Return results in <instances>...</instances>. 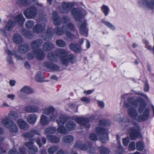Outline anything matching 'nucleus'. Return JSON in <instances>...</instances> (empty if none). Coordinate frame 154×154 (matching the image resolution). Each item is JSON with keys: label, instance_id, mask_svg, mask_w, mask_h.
Segmentation results:
<instances>
[{"label": "nucleus", "instance_id": "nucleus-1", "mask_svg": "<svg viewBox=\"0 0 154 154\" xmlns=\"http://www.w3.org/2000/svg\"><path fill=\"white\" fill-rule=\"evenodd\" d=\"M71 30L75 31V26L72 23H69L66 25H63L61 27L57 26L54 29L48 28L46 32L42 35V37L44 40L47 41L52 38L54 33L57 35L60 36L65 33L68 38L72 40L76 38V36L69 31Z\"/></svg>", "mask_w": 154, "mask_h": 154}, {"label": "nucleus", "instance_id": "nucleus-2", "mask_svg": "<svg viewBox=\"0 0 154 154\" xmlns=\"http://www.w3.org/2000/svg\"><path fill=\"white\" fill-rule=\"evenodd\" d=\"M146 104L144 100H141L140 102L138 111L140 114L139 115L137 110V107L129 108L128 113L129 116L132 119L140 122H143L148 120L149 118V110L146 108Z\"/></svg>", "mask_w": 154, "mask_h": 154}, {"label": "nucleus", "instance_id": "nucleus-3", "mask_svg": "<svg viewBox=\"0 0 154 154\" xmlns=\"http://www.w3.org/2000/svg\"><path fill=\"white\" fill-rule=\"evenodd\" d=\"M60 58V63L63 66H66L68 65L69 61L72 63L75 62L76 58L73 54H69L68 57L67 51L63 49H59L57 51Z\"/></svg>", "mask_w": 154, "mask_h": 154}, {"label": "nucleus", "instance_id": "nucleus-4", "mask_svg": "<svg viewBox=\"0 0 154 154\" xmlns=\"http://www.w3.org/2000/svg\"><path fill=\"white\" fill-rule=\"evenodd\" d=\"M73 119L75 120L77 123L82 126L85 128L87 129L90 127L89 122L94 119V118L93 116H90L89 119L74 116L73 117Z\"/></svg>", "mask_w": 154, "mask_h": 154}, {"label": "nucleus", "instance_id": "nucleus-5", "mask_svg": "<svg viewBox=\"0 0 154 154\" xmlns=\"http://www.w3.org/2000/svg\"><path fill=\"white\" fill-rule=\"evenodd\" d=\"M34 54L38 60L43 59L45 57V54L43 51L39 48L34 50L32 52L28 53L26 55V58L28 60L32 59L34 58Z\"/></svg>", "mask_w": 154, "mask_h": 154}, {"label": "nucleus", "instance_id": "nucleus-6", "mask_svg": "<svg viewBox=\"0 0 154 154\" xmlns=\"http://www.w3.org/2000/svg\"><path fill=\"white\" fill-rule=\"evenodd\" d=\"M43 113L45 115L49 116L50 120L52 121H54L58 116L57 111L53 107L51 106L44 109Z\"/></svg>", "mask_w": 154, "mask_h": 154}, {"label": "nucleus", "instance_id": "nucleus-7", "mask_svg": "<svg viewBox=\"0 0 154 154\" xmlns=\"http://www.w3.org/2000/svg\"><path fill=\"white\" fill-rule=\"evenodd\" d=\"M140 128L137 124L134 123L133 126L128 129L130 136L132 140H135L137 137L140 136Z\"/></svg>", "mask_w": 154, "mask_h": 154}, {"label": "nucleus", "instance_id": "nucleus-8", "mask_svg": "<svg viewBox=\"0 0 154 154\" xmlns=\"http://www.w3.org/2000/svg\"><path fill=\"white\" fill-rule=\"evenodd\" d=\"M23 14L28 19H33L37 16V9L34 6H31L23 11Z\"/></svg>", "mask_w": 154, "mask_h": 154}, {"label": "nucleus", "instance_id": "nucleus-9", "mask_svg": "<svg viewBox=\"0 0 154 154\" xmlns=\"http://www.w3.org/2000/svg\"><path fill=\"white\" fill-rule=\"evenodd\" d=\"M96 132L99 135H104L105 136H101L100 137V139L101 142L103 143H106L108 140L107 134H108V130L103 128L100 127H97L95 129Z\"/></svg>", "mask_w": 154, "mask_h": 154}, {"label": "nucleus", "instance_id": "nucleus-10", "mask_svg": "<svg viewBox=\"0 0 154 154\" xmlns=\"http://www.w3.org/2000/svg\"><path fill=\"white\" fill-rule=\"evenodd\" d=\"M140 101V98H138L135 100L133 97H129L128 98V102H124V105L125 107L127 108L132 106H134L137 107L139 105V102Z\"/></svg>", "mask_w": 154, "mask_h": 154}, {"label": "nucleus", "instance_id": "nucleus-11", "mask_svg": "<svg viewBox=\"0 0 154 154\" xmlns=\"http://www.w3.org/2000/svg\"><path fill=\"white\" fill-rule=\"evenodd\" d=\"M46 26L45 23H37L34 26L32 31L37 33H42L45 30Z\"/></svg>", "mask_w": 154, "mask_h": 154}, {"label": "nucleus", "instance_id": "nucleus-12", "mask_svg": "<svg viewBox=\"0 0 154 154\" xmlns=\"http://www.w3.org/2000/svg\"><path fill=\"white\" fill-rule=\"evenodd\" d=\"M44 66L53 71H57L59 69L60 67L57 65L53 63L46 61L43 63Z\"/></svg>", "mask_w": 154, "mask_h": 154}, {"label": "nucleus", "instance_id": "nucleus-13", "mask_svg": "<svg viewBox=\"0 0 154 154\" xmlns=\"http://www.w3.org/2000/svg\"><path fill=\"white\" fill-rule=\"evenodd\" d=\"M72 14L74 18L78 21L81 20L82 18V12L79 9L77 8L73 9L71 11Z\"/></svg>", "mask_w": 154, "mask_h": 154}, {"label": "nucleus", "instance_id": "nucleus-14", "mask_svg": "<svg viewBox=\"0 0 154 154\" xmlns=\"http://www.w3.org/2000/svg\"><path fill=\"white\" fill-rule=\"evenodd\" d=\"M62 7L63 11H61L62 14H67L70 10L72 7V4L71 3L68 2H62Z\"/></svg>", "mask_w": 154, "mask_h": 154}, {"label": "nucleus", "instance_id": "nucleus-15", "mask_svg": "<svg viewBox=\"0 0 154 154\" xmlns=\"http://www.w3.org/2000/svg\"><path fill=\"white\" fill-rule=\"evenodd\" d=\"M69 48L72 51L76 53L80 52L82 50L81 46L77 43H71Z\"/></svg>", "mask_w": 154, "mask_h": 154}, {"label": "nucleus", "instance_id": "nucleus-16", "mask_svg": "<svg viewBox=\"0 0 154 154\" xmlns=\"http://www.w3.org/2000/svg\"><path fill=\"white\" fill-rule=\"evenodd\" d=\"M88 31L85 22L82 23L79 26V32L82 35L87 37L88 35Z\"/></svg>", "mask_w": 154, "mask_h": 154}, {"label": "nucleus", "instance_id": "nucleus-17", "mask_svg": "<svg viewBox=\"0 0 154 154\" xmlns=\"http://www.w3.org/2000/svg\"><path fill=\"white\" fill-rule=\"evenodd\" d=\"M58 50L56 51V53L53 52H49L47 56L48 59L51 61L54 62L57 61L58 59L57 56H59V55L57 54V51Z\"/></svg>", "mask_w": 154, "mask_h": 154}, {"label": "nucleus", "instance_id": "nucleus-18", "mask_svg": "<svg viewBox=\"0 0 154 154\" xmlns=\"http://www.w3.org/2000/svg\"><path fill=\"white\" fill-rule=\"evenodd\" d=\"M14 122L12 121L8 116H5L2 118V123L6 128H8Z\"/></svg>", "mask_w": 154, "mask_h": 154}, {"label": "nucleus", "instance_id": "nucleus-19", "mask_svg": "<svg viewBox=\"0 0 154 154\" xmlns=\"http://www.w3.org/2000/svg\"><path fill=\"white\" fill-rule=\"evenodd\" d=\"M24 110L27 112H36L39 111V109L37 107L33 105H28L25 107Z\"/></svg>", "mask_w": 154, "mask_h": 154}, {"label": "nucleus", "instance_id": "nucleus-20", "mask_svg": "<svg viewBox=\"0 0 154 154\" xmlns=\"http://www.w3.org/2000/svg\"><path fill=\"white\" fill-rule=\"evenodd\" d=\"M74 146L75 148L85 150L88 149V148H90L91 146H88L87 145L83 144L81 141H77L75 143Z\"/></svg>", "mask_w": 154, "mask_h": 154}, {"label": "nucleus", "instance_id": "nucleus-21", "mask_svg": "<svg viewBox=\"0 0 154 154\" xmlns=\"http://www.w3.org/2000/svg\"><path fill=\"white\" fill-rule=\"evenodd\" d=\"M15 25V22L12 20H9L4 26L5 29L7 31H11Z\"/></svg>", "mask_w": 154, "mask_h": 154}, {"label": "nucleus", "instance_id": "nucleus-22", "mask_svg": "<svg viewBox=\"0 0 154 154\" xmlns=\"http://www.w3.org/2000/svg\"><path fill=\"white\" fill-rule=\"evenodd\" d=\"M54 48V45L50 42H45L43 45L42 48L45 51H50Z\"/></svg>", "mask_w": 154, "mask_h": 154}, {"label": "nucleus", "instance_id": "nucleus-23", "mask_svg": "<svg viewBox=\"0 0 154 154\" xmlns=\"http://www.w3.org/2000/svg\"><path fill=\"white\" fill-rule=\"evenodd\" d=\"M42 40L40 39H37L33 41L31 44V48L34 49L40 47L43 43Z\"/></svg>", "mask_w": 154, "mask_h": 154}, {"label": "nucleus", "instance_id": "nucleus-24", "mask_svg": "<svg viewBox=\"0 0 154 154\" xmlns=\"http://www.w3.org/2000/svg\"><path fill=\"white\" fill-rule=\"evenodd\" d=\"M143 3L148 9L152 10L154 8V0H150V2L147 0H144Z\"/></svg>", "mask_w": 154, "mask_h": 154}, {"label": "nucleus", "instance_id": "nucleus-25", "mask_svg": "<svg viewBox=\"0 0 154 154\" xmlns=\"http://www.w3.org/2000/svg\"><path fill=\"white\" fill-rule=\"evenodd\" d=\"M14 22L19 25H22L25 20V19L22 14H20L16 16L14 18Z\"/></svg>", "mask_w": 154, "mask_h": 154}, {"label": "nucleus", "instance_id": "nucleus-26", "mask_svg": "<svg viewBox=\"0 0 154 154\" xmlns=\"http://www.w3.org/2000/svg\"><path fill=\"white\" fill-rule=\"evenodd\" d=\"M29 45L27 44L21 45L18 48L19 52L21 53H24L27 52L29 49Z\"/></svg>", "mask_w": 154, "mask_h": 154}, {"label": "nucleus", "instance_id": "nucleus-27", "mask_svg": "<svg viewBox=\"0 0 154 154\" xmlns=\"http://www.w3.org/2000/svg\"><path fill=\"white\" fill-rule=\"evenodd\" d=\"M37 116L36 115L32 114L29 115L27 117V122L31 124H34L37 120Z\"/></svg>", "mask_w": 154, "mask_h": 154}, {"label": "nucleus", "instance_id": "nucleus-28", "mask_svg": "<svg viewBox=\"0 0 154 154\" xmlns=\"http://www.w3.org/2000/svg\"><path fill=\"white\" fill-rule=\"evenodd\" d=\"M13 41L16 43L19 44L23 43V40L19 34L14 33L13 36Z\"/></svg>", "mask_w": 154, "mask_h": 154}, {"label": "nucleus", "instance_id": "nucleus-29", "mask_svg": "<svg viewBox=\"0 0 154 154\" xmlns=\"http://www.w3.org/2000/svg\"><path fill=\"white\" fill-rule=\"evenodd\" d=\"M17 123L20 128L23 130H27L29 128L28 124L23 119H19Z\"/></svg>", "mask_w": 154, "mask_h": 154}, {"label": "nucleus", "instance_id": "nucleus-30", "mask_svg": "<svg viewBox=\"0 0 154 154\" xmlns=\"http://www.w3.org/2000/svg\"><path fill=\"white\" fill-rule=\"evenodd\" d=\"M67 119L65 116L60 115L59 119L56 120V122L58 125H61L64 124L67 121Z\"/></svg>", "mask_w": 154, "mask_h": 154}, {"label": "nucleus", "instance_id": "nucleus-31", "mask_svg": "<svg viewBox=\"0 0 154 154\" xmlns=\"http://www.w3.org/2000/svg\"><path fill=\"white\" fill-rule=\"evenodd\" d=\"M17 4L20 7L26 6L31 4L32 2L30 0H18Z\"/></svg>", "mask_w": 154, "mask_h": 154}, {"label": "nucleus", "instance_id": "nucleus-32", "mask_svg": "<svg viewBox=\"0 0 154 154\" xmlns=\"http://www.w3.org/2000/svg\"><path fill=\"white\" fill-rule=\"evenodd\" d=\"M75 126V124L72 121H69L66 125V127L69 131L73 130Z\"/></svg>", "mask_w": 154, "mask_h": 154}, {"label": "nucleus", "instance_id": "nucleus-33", "mask_svg": "<svg viewBox=\"0 0 154 154\" xmlns=\"http://www.w3.org/2000/svg\"><path fill=\"white\" fill-rule=\"evenodd\" d=\"M74 137L71 135H67L63 136L62 139V141L66 143H69L72 141Z\"/></svg>", "mask_w": 154, "mask_h": 154}, {"label": "nucleus", "instance_id": "nucleus-34", "mask_svg": "<svg viewBox=\"0 0 154 154\" xmlns=\"http://www.w3.org/2000/svg\"><path fill=\"white\" fill-rule=\"evenodd\" d=\"M49 123V120L46 116L42 115L40 118V123L42 126H45Z\"/></svg>", "mask_w": 154, "mask_h": 154}, {"label": "nucleus", "instance_id": "nucleus-35", "mask_svg": "<svg viewBox=\"0 0 154 154\" xmlns=\"http://www.w3.org/2000/svg\"><path fill=\"white\" fill-rule=\"evenodd\" d=\"M21 91L26 94H29L34 92V91L31 88L25 86L20 90Z\"/></svg>", "mask_w": 154, "mask_h": 154}, {"label": "nucleus", "instance_id": "nucleus-36", "mask_svg": "<svg viewBox=\"0 0 154 154\" xmlns=\"http://www.w3.org/2000/svg\"><path fill=\"white\" fill-rule=\"evenodd\" d=\"M22 33L23 35H24L25 37L28 38H31L32 36V32L26 29H22Z\"/></svg>", "mask_w": 154, "mask_h": 154}, {"label": "nucleus", "instance_id": "nucleus-37", "mask_svg": "<svg viewBox=\"0 0 154 154\" xmlns=\"http://www.w3.org/2000/svg\"><path fill=\"white\" fill-rule=\"evenodd\" d=\"M8 128L10 131L13 133H16L18 131V127L16 124L14 122Z\"/></svg>", "mask_w": 154, "mask_h": 154}, {"label": "nucleus", "instance_id": "nucleus-38", "mask_svg": "<svg viewBox=\"0 0 154 154\" xmlns=\"http://www.w3.org/2000/svg\"><path fill=\"white\" fill-rule=\"evenodd\" d=\"M47 139L51 142L54 143H58L60 140L59 138L54 136H47Z\"/></svg>", "mask_w": 154, "mask_h": 154}, {"label": "nucleus", "instance_id": "nucleus-39", "mask_svg": "<svg viewBox=\"0 0 154 154\" xmlns=\"http://www.w3.org/2000/svg\"><path fill=\"white\" fill-rule=\"evenodd\" d=\"M44 79V77L41 75V72L40 71L38 72L35 76V81L38 82H42Z\"/></svg>", "mask_w": 154, "mask_h": 154}, {"label": "nucleus", "instance_id": "nucleus-40", "mask_svg": "<svg viewBox=\"0 0 154 154\" xmlns=\"http://www.w3.org/2000/svg\"><path fill=\"white\" fill-rule=\"evenodd\" d=\"M19 116L18 114L16 112L14 111L10 112L8 115L9 118L14 120L18 118Z\"/></svg>", "mask_w": 154, "mask_h": 154}, {"label": "nucleus", "instance_id": "nucleus-41", "mask_svg": "<svg viewBox=\"0 0 154 154\" xmlns=\"http://www.w3.org/2000/svg\"><path fill=\"white\" fill-rule=\"evenodd\" d=\"M58 132L61 134H66L68 133L69 131L63 126H60L57 128Z\"/></svg>", "mask_w": 154, "mask_h": 154}, {"label": "nucleus", "instance_id": "nucleus-42", "mask_svg": "<svg viewBox=\"0 0 154 154\" xmlns=\"http://www.w3.org/2000/svg\"><path fill=\"white\" fill-rule=\"evenodd\" d=\"M56 129L54 127H50L45 130V132L46 134H52L55 133Z\"/></svg>", "mask_w": 154, "mask_h": 154}, {"label": "nucleus", "instance_id": "nucleus-43", "mask_svg": "<svg viewBox=\"0 0 154 154\" xmlns=\"http://www.w3.org/2000/svg\"><path fill=\"white\" fill-rule=\"evenodd\" d=\"M58 146H54L49 148L48 150V152L49 154H53L55 151L58 149Z\"/></svg>", "mask_w": 154, "mask_h": 154}, {"label": "nucleus", "instance_id": "nucleus-44", "mask_svg": "<svg viewBox=\"0 0 154 154\" xmlns=\"http://www.w3.org/2000/svg\"><path fill=\"white\" fill-rule=\"evenodd\" d=\"M56 45L60 47H64L66 46V43L62 40H58L55 42Z\"/></svg>", "mask_w": 154, "mask_h": 154}, {"label": "nucleus", "instance_id": "nucleus-45", "mask_svg": "<svg viewBox=\"0 0 154 154\" xmlns=\"http://www.w3.org/2000/svg\"><path fill=\"white\" fill-rule=\"evenodd\" d=\"M34 25V22L32 20H28L25 23V25L26 27L28 29H31Z\"/></svg>", "mask_w": 154, "mask_h": 154}, {"label": "nucleus", "instance_id": "nucleus-46", "mask_svg": "<svg viewBox=\"0 0 154 154\" xmlns=\"http://www.w3.org/2000/svg\"><path fill=\"white\" fill-rule=\"evenodd\" d=\"M38 148L33 145L31 148L29 149V152L30 154H35L38 151Z\"/></svg>", "mask_w": 154, "mask_h": 154}, {"label": "nucleus", "instance_id": "nucleus-47", "mask_svg": "<svg viewBox=\"0 0 154 154\" xmlns=\"http://www.w3.org/2000/svg\"><path fill=\"white\" fill-rule=\"evenodd\" d=\"M101 9L105 16H106L108 14L109 9L107 6L104 5H103L101 7Z\"/></svg>", "mask_w": 154, "mask_h": 154}, {"label": "nucleus", "instance_id": "nucleus-48", "mask_svg": "<svg viewBox=\"0 0 154 154\" xmlns=\"http://www.w3.org/2000/svg\"><path fill=\"white\" fill-rule=\"evenodd\" d=\"M35 142V139H32V140H29V141L25 143L24 145L28 148L29 149L33 145V144Z\"/></svg>", "mask_w": 154, "mask_h": 154}, {"label": "nucleus", "instance_id": "nucleus-49", "mask_svg": "<svg viewBox=\"0 0 154 154\" xmlns=\"http://www.w3.org/2000/svg\"><path fill=\"white\" fill-rule=\"evenodd\" d=\"M23 136L25 138H28L29 140H31L34 136V135L32 134L30 131L29 132L24 133L23 134Z\"/></svg>", "mask_w": 154, "mask_h": 154}, {"label": "nucleus", "instance_id": "nucleus-50", "mask_svg": "<svg viewBox=\"0 0 154 154\" xmlns=\"http://www.w3.org/2000/svg\"><path fill=\"white\" fill-rule=\"evenodd\" d=\"M110 151L109 149L105 147H102L100 149V154H109Z\"/></svg>", "mask_w": 154, "mask_h": 154}, {"label": "nucleus", "instance_id": "nucleus-51", "mask_svg": "<svg viewBox=\"0 0 154 154\" xmlns=\"http://www.w3.org/2000/svg\"><path fill=\"white\" fill-rule=\"evenodd\" d=\"M110 122L109 120H100L99 122V125L101 126H106L109 125Z\"/></svg>", "mask_w": 154, "mask_h": 154}, {"label": "nucleus", "instance_id": "nucleus-52", "mask_svg": "<svg viewBox=\"0 0 154 154\" xmlns=\"http://www.w3.org/2000/svg\"><path fill=\"white\" fill-rule=\"evenodd\" d=\"M102 22L112 30H114L115 29V26L111 23L108 21H106L104 20H103Z\"/></svg>", "mask_w": 154, "mask_h": 154}, {"label": "nucleus", "instance_id": "nucleus-53", "mask_svg": "<svg viewBox=\"0 0 154 154\" xmlns=\"http://www.w3.org/2000/svg\"><path fill=\"white\" fill-rule=\"evenodd\" d=\"M144 146L142 142H138L136 143V148L137 149L140 151H141L143 149Z\"/></svg>", "mask_w": 154, "mask_h": 154}, {"label": "nucleus", "instance_id": "nucleus-54", "mask_svg": "<svg viewBox=\"0 0 154 154\" xmlns=\"http://www.w3.org/2000/svg\"><path fill=\"white\" fill-rule=\"evenodd\" d=\"M61 22L63 23H67L66 25L69 23L70 21V19L68 16H64L61 19Z\"/></svg>", "mask_w": 154, "mask_h": 154}, {"label": "nucleus", "instance_id": "nucleus-55", "mask_svg": "<svg viewBox=\"0 0 154 154\" xmlns=\"http://www.w3.org/2000/svg\"><path fill=\"white\" fill-rule=\"evenodd\" d=\"M53 22L55 25H60L61 24V21L60 17H58L56 18L53 19Z\"/></svg>", "mask_w": 154, "mask_h": 154}, {"label": "nucleus", "instance_id": "nucleus-56", "mask_svg": "<svg viewBox=\"0 0 154 154\" xmlns=\"http://www.w3.org/2000/svg\"><path fill=\"white\" fill-rule=\"evenodd\" d=\"M135 149V143L133 141L130 143L128 146V149L130 151L134 150Z\"/></svg>", "mask_w": 154, "mask_h": 154}, {"label": "nucleus", "instance_id": "nucleus-57", "mask_svg": "<svg viewBox=\"0 0 154 154\" xmlns=\"http://www.w3.org/2000/svg\"><path fill=\"white\" fill-rule=\"evenodd\" d=\"M89 138L91 140L94 141L97 139V136L95 133L91 134L90 135Z\"/></svg>", "mask_w": 154, "mask_h": 154}, {"label": "nucleus", "instance_id": "nucleus-58", "mask_svg": "<svg viewBox=\"0 0 154 154\" xmlns=\"http://www.w3.org/2000/svg\"><path fill=\"white\" fill-rule=\"evenodd\" d=\"M30 132L32 134H33L34 135V134L36 135H40V132L38 131L37 130L35 129H31L30 130Z\"/></svg>", "mask_w": 154, "mask_h": 154}, {"label": "nucleus", "instance_id": "nucleus-59", "mask_svg": "<svg viewBox=\"0 0 154 154\" xmlns=\"http://www.w3.org/2000/svg\"><path fill=\"white\" fill-rule=\"evenodd\" d=\"M130 139L129 137H127L122 139L123 144L125 146H127L130 141Z\"/></svg>", "mask_w": 154, "mask_h": 154}, {"label": "nucleus", "instance_id": "nucleus-60", "mask_svg": "<svg viewBox=\"0 0 154 154\" xmlns=\"http://www.w3.org/2000/svg\"><path fill=\"white\" fill-rule=\"evenodd\" d=\"M81 100L83 102H85L87 103H89L90 101V99L89 98L86 97L82 98Z\"/></svg>", "mask_w": 154, "mask_h": 154}, {"label": "nucleus", "instance_id": "nucleus-61", "mask_svg": "<svg viewBox=\"0 0 154 154\" xmlns=\"http://www.w3.org/2000/svg\"><path fill=\"white\" fill-rule=\"evenodd\" d=\"M7 61L10 64L13 65L14 64V62L12 59V57L10 56L7 57Z\"/></svg>", "mask_w": 154, "mask_h": 154}, {"label": "nucleus", "instance_id": "nucleus-62", "mask_svg": "<svg viewBox=\"0 0 154 154\" xmlns=\"http://www.w3.org/2000/svg\"><path fill=\"white\" fill-rule=\"evenodd\" d=\"M8 154H19V153L16 149H13L10 150Z\"/></svg>", "mask_w": 154, "mask_h": 154}, {"label": "nucleus", "instance_id": "nucleus-63", "mask_svg": "<svg viewBox=\"0 0 154 154\" xmlns=\"http://www.w3.org/2000/svg\"><path fill=\"white\" fill-rule=\"evenodd\" d=\"M31 102L32 103L37 105L41 103L39 100L34 99L31 100Z\"/></svg>", "mask_w": 154, "mask_h": 154}, {"label": "nucleus", "instance_id": "nucleus-64", "mask_svg": "<svg viewBox=\"0 0 154 154\" xmlns=\"http://www.w3.org/2000/svg\"><path fill=\"white\" fill-rule=\"evenodd\" d=\"M19 151L20 154H26V149L24 147H20Z\"/></svg>", "mask_w": 154, "mask_h": 154}]
</instances>
